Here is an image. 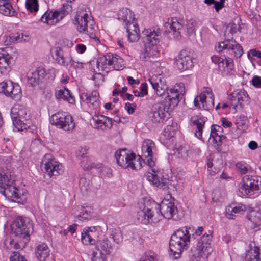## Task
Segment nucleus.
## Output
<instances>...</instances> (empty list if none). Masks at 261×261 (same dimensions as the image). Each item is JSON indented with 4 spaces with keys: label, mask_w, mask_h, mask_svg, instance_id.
<instances>
[{
    "label": "nucleus",
    "mask_w": 261,
    "mask_h": 261,
    "mask_svg": "<svg viewBox=\"0 0 261 261\" xmlns=\"http://www.w3.org/2000/svg\"><path fill=\"white\" fill-rule=\"evenodd\" d=\"M106 255L101 252L94 251L92 254L91 259L92 261H106Z\"/></svg>",
    "instance_id": "13d9d810"
},
{
    "label": "nucleus",
    "mask_w": 261,
    "mask_h": 261,
    "mask_svg": "<svg viewBox=\"0 0 261 261\" xmlns=\"http://www.w3.org/2000/svg\"><path fill=\"white\" fill-rule=\"evenodd\" d=\"M95 237V235H94V234L90 233L88 231L83 229L82 232L81 240L82 242L86 245H92L95 243L94 239Z\"/></svg>",
    "instance_id": "c03bdc74"
},
{
    "label": "nucleus",
    "mask_w": 261,
    "mask_h": 261,
    "mask_svg": "<svg viewBox=\"0 0 261 261\" xmlns=\"http://www.w3.org/2000/svg\"><path fill=\"white\" fill-rule=\"evenodd\" d=\"M190 121L192 126H196L195 135L200 139L202 137V129L205 122V118L200 116L195 115L191 117Z\"/></svg>",
    "instance_id": "c756f323"
},
{
    "label": "nucleus",
    "mask_w": 261,
    "mask_h": 261,
    "mask_svg": "<svg viewBox=\"0 0 261 261\" xmlns=\"http://www.w3.org/2000/svg\"><path fill=\"white\" fill-rule=\"evenodd\" d=\"M236 167L237 172L241 175L246 174L251 169L250 166L244 161L237 162Z\"/></svg>",
    "instance_id": "a18cd8bd"
},
{
    "label": "nucleus",
    "mask_w": 261,
    "mask_h": 261,
    "mask_svg": "<svg viewBox=\"0 0 261 261\" xmlns=\"http://www.w3.org/2000/svg\"><path fill=\"white\" fill-rule=\"evenodd\" d=\"M10 261H27L25 257L17 252H14L10 257Z\"/></svg>",
    "instance_id": "680f3d73"
},
{
    "label": "nucleus",
    "mask_w": 261,
    "mask_h": 261,
    "mask_svg": "<svg viewBox=\"0 0 261 261\" xmlns=\"http://www.w3.org/2000/svg\"><path fill=\"white\" fill-rule=\"evenodd\" d=\"M118 18L124 22L125 24H128V23L131 22L135 18L134 17L133 13L129 9L126 8H123L121 9L118 13Z\"/></svg>",
    "instance_id": "ea45409f"
},
{
    "label": "nucleus",
    "mask_w": 261,
    "mask_h": 261,
    "mask_svg": "<svg viewBox=\"0 0 261 261\" xmlns=\"http://www.w3.org/2000/svg\"><path fill=\"white\" fill-rule=\"evenodd\" d=\"M229 39H226L223 41L218 42L215 45V49L217 52H221L224 49L227 50L228 44Z\"/></svg>",
    "instance_id": "6e6d98bb"
},
{
    "label": "nucleus",
    "mask_w": 261,
    "mask_h": 261,
    "mask_svg": "<svg viewBox=\"0 0 261 261\" xmlns=\"http://www.w3.org/2000/svg\"><path fill=\"white\" fill-rule=\"evenodd\" d=\"M164 27L166 33H170V30L173 32L174 37L176 40L180 39L181 30L183 27L181 20L172 17L168 19V21L164 23Z\"/></svg>",
    "instance_id": "412c9836"
},
{
    "label": "nucleus",
    "mask_w": 261,
    "mask_h": 261,
    "mask_svg": "<svg viewBox=\"0 0 261 261\" xmlns=\"http://www.w3.org/2000/svg\"><path fill=\"white\" fill-rule=\"evenodd\" d=\"M53 125L66 131L72 130L75 127L72 117L65 112H58L51 117Z\"/></svg>",
    "instance_id": "2eb2a0df"
},
{
    "label": "nucleus",
    "mask_w": 261,
    "mask_h": 261,
    "mask_svg": "<svg viewBox=\"0 0 261 261\" xmlns=\"http://www.w3.org/2000/svg\"><path fill=\"white\" fill-rule=\"evenodd\" d=\"M131 27H133L134 28V29L133 30L134 32H127L128 40L131 42H134L138 40L140 31L137 30L136 28L134 27V25H132Z\"/></svg>",
    "instance_id": "5fc2aeb1"
},
{
    "label": "nucleus",
    "mask_w": 261,
    "mask_h": 261,
    "mask_svg": "<svg viewBox=\"0 0 261 261\" xmlns=\"http://www.w3.org/2000/svg\"><path fill=\"white\" fill-rule=\"evenodd\" d=\"M97 67V65H96ZM100 71H98V69L97 68V70L94 69L93 72L94 74L93 75V80L95 82V85H99L102 83L104 81L103 76L99 72Z\"/></svg>",
    "instance_id": "864d4df0"
},
{
    "label": "nucleus",
    "mask_w": 261,
    "mask_h": 261,
    "mask_svg": "<svg viewBox=\"0 0 261 261\" xmlns=\"http://www.w3.org/2000/svg\"><path fill=\"white\" fill-rule=\"evenodd\" d=\"M142 34L145 46L148 48L150 58L158 57L159 52L157 44L160 42L161 38L160 30L155 28L144 29Z\"/></svg>",
    "instance_id": "0eeeda50"
},
{
    "label": "nucleus",
    "mask_w": 261,
    "mask_h": 261,
    "mask_svg": "<svg viewBox=\"0 0 261 261\" xmlns=\"http://www.w3.org/2000/svg\"><path fill=\"white\" fill-rule=\"evenodd\" d=\"M11 88L9 97L16 101L19 100L22 96L21 89L20 86L17 84L12 83Z\"/></svg>",
    "instance_id": "79ce46f5"
},
{
    "label": "nucleus",
    "mask_w": 261,
    "mask_h": 261,
    "mask_svg": "<svg viewBox=\"0 0 261 261\" xmlns=\"http://www.w3.org/2000/svg\"><path fill=\"white\" fill-rule=\"evenodd\" d=\"M155 150V144L152 140L149 139L144 140L142 144V155L146 158L147 164L150 167L148 172H151L152 168H156L154 167V162L152 160L153 151Z\"/></svg>",
    "instance_id": "aec40b11"
},
{
    "label": "nucleus",
    "mask_w": 261,
    "mask_h": 261,
    "mask_svg": "<svg viewBox=\"0 0 261 261\" xmlns=\"http://www.w3.org/2000/svg\"><path fill=\"white\" fill-rule=\"evenodd\" d=\"M243 181L239 191L243 196H252L255 192L258 193L261 192V177L247 175L243 177Z\"/></svg>",
    "instance_id": "9b49d317"
},
{
    "label": "nucleus",
    "mask_w": 261,
    "mask_h": 261,
    "mask_svg": "<svg viewBox=\"0 0 261 261\" xmlns=\"http://www.w3.org/2000/svg\"><path fill=\"white\" fill-rule=\"evenodd\" d=\"M144 177L151 184L163 190L173 187L176 190H180L184 185L182 179L179 178V180H177V177H174V180L169 179L166 174L157 168H152L151 172H147Z\"/></svg>",
    "instance_id": "7ed1b4c3"
},
{
    "label": "nucleus",
    "mask_w": 261,
    "mask_h": 261,
    "mask_svg": "<svg viewBox=\"0 0 261 261\" xmlns=\"http://www.w3.org/2000/svg\"><path fill=\"white\" fill-rule=\"evenodd\" d=\"M91 124L94 128L101 130L109 129L113 126L112 119L102 115L93 117Z\"/></svg>",
    "instance_id": "b1692460"
},
{
    "label": "nucleus",
    "mask_w": 261,
    "mask_h": 261,
    "mask_svg": "<svg viewBox=\"0 0 261 261\" xmlns=\"http://www.w3.org/2000/svg\"><path fill=\"white\" fill-rule=\"evenodd\" d=\"M115 156L117 164L124 168H130L138 170L142 167L140 156L136 157L135 153L127 149H122L116 151Z\"/></svg>",
    "instance_id": "423d86ee"
},
{
    "label": "nucleus",
    "mask_w": 261,
    "mask_h": 261,
    "mask_svg": "<svg viewBox=\"0 0 261 261\" xmlns=\"http://www.w3.org/2000/svg\"><path fill=\"white\" fill-rule=\"evenodd\" d=\"M212 98V90L210 88L204 87L203 91L199 96L195 97L194 101V105L196 108L207 109V102Z\"/></svg>",
    "instance_id": "4be33fe9"
},
{
    "label": "nucleus",
    "mask_w": 261,
    "mask_h": 261,
    "mask_svg": "<svg viewBox=\"0 0 261 261\" xmlns=\"http://www.w3.org/2000/svg\"><path fill=\"white\" fill-rule=\"evenodd\" d=\"M23 105L15 104L11 110V117L14 125L19 130L26 129L30 124V115Z\"/></svg>",
    "instance_id": "6e6552de"
},
{
    "label": "nucleus",
    "mask_w": 261,
    "mask_h": 261,
    "mask_svg": "<svg viewBox=\"0 0 261 261\" xmlns=\"http://www.w3.org/2000/svg\"><path fill=\"white\" fill-rule=\"evenodd\" d=\"M80 99L92 109H97L100 107V102L99 99V93L97 91H93L90 95L85 92L82 93L80 94Z\"/></svg>",
    "instance_id": "5701e85b"
},
{
    "label": "nucleus",
    "mask_w": 261,
    "mask_h": 261,
    "mask_svg": "<svg viewBox=\"0 0 261 261\" xmlns=\"http://www.w3.org/2000/svg\"><path fill=\"white\" fill-rule=\"evenodd\" d=\"M46 74L44 68L39 67L33 72L27 73V83L31 86L37 85Z\"/></svg>",
    "instance_id": "393cba45"
},
{
    "label": "nucleus",
    "mask_w": 261,
    "mask_h": 261,
    "mask_svg": "<svg viewBox=\"0 0 261 261\" xmlns=\"http://www.w3.org/2000/svg\"><path fill=\"white\" fill-rule=\"evenodd\" d=\"M193 227H184L176 230L172 235L169 242L170 255L174 259L180 257L181 253L186 249L190 242V232Z\"/></svg>",
    "instance_id": "f03ea898"
},
{
    "label": "nucleus",
    "mask_w": 261,
    "mask_h": 261,
    "mask_svg": "<svg viewBox=\"0 0 261 261\" xmlns=\"http://www.w3.org/2000/svg\"><path fill=\"white\" fill-rule=\"evenodd\" d=\"M74 24L79 33L88 35L97 45L100 43L99 39L95 34L94 21L89 12L82 9L78 11L74 17Z\"/></svg>",
    "instance_id": "20e7f679"
},
{
    "label": "nucleus",
    "mask_w": 261,
    "mask_h": 261,
    "mask_svg": "<svg viewBox=\"0 0 261 261\" xmlns=\"http://www.w3.org/2000/svg\"><path fill=\"white\" fill-rule=\"evenodd\" d=\"M246 93L244 91H235L229 95L228 98L234 109H236L238 106L241 107L243 101L246 98Z\"/></svg>",
    "instance_id": "72a5a7b5"
},
{
    "label": "nucleus",
    "mask_w": 261,
    "mask_h": 261,
    "mask_svg": "<svg viewBox=\"0 0 261 261\" xmlns=\"http://www.w3.org/2000/svg\"><path fill=\"white\" fill-rule=\"evenodd\" d=\"M174 154L178 158L185 159L188 156V148L186 146H180L174 150Z\"/></svg>",
    "instance_id": "09e8293b"
},
{
    "label": "nucleus",
    "mask_w": 261,
    "mask_h": 261,
    "mask_svg": "<svg viewBox=\"0 0 261 261\" xmlns=\"http://www.w3.org/2000/svg\"><path fill=\"white\" fill-rule=\"evenodd\" d=\"M68 12L63 6L60 10L55 11H47L41 17V20L48 25H55L59 22L67 14Z\"/></svg>",
    "instance_id": "6ab92c4d"
},
{
    "label": "nucleus",
    "mask_w": 261,
    "mask_h": 261,
    "mask_svg": "<svg viewBox=\"0 0 261 261\" xmlns=\"http://www.w3.org/2000/svg\"><path fill=\"white\" fill-rule=\"evenodd\" d=\"M233 68L234 63L231 58L213 56V71H217L224 76L233 70Z\"/></svg>",
    "instance_id": "dca6fc26"
},
{
    "label": "nucleus",
    "mask_w": 261,
    "mask_h": 261,
    "mask_svg": "<svg viewBox=\"0 0 261 261\" xmlns=\"http://www.w3.org/2000/svg\"><path fill=\"white\" fill-rule=\"evenodd\" d=\"M55 96L57 99L67 101L69 103L73 104L75 102L73 96L71 95L69 91L65 88L57 90Z\"/></svg>",
    "instance_id": "e433bc0d"
},
{
    "label": "nucleus",
    "mask_w": 261,
    "mask_h": 261,
    "mask_svg": "<svg viewBox=\"0 0 261 261\" xmlns=\"http://www.w3.org/2000/svg\"><path fill=\"white\" fill-rule=\"evenodd\" d=\"M149 81L157 95L162 97L165 95L167 87L162 82L161 77L152 76L149 79Z\"/></svg>",
    "instance_id": "a878e982"
},
{
    "label": "nucleus",
    "mask_w": 261,
    "mask_h": 261,
    "mask_svg": "<svg viewBox=\"0 0 261 261\" xmlns=\"http://www.w3.org/2000/svg\"><path fill=\"white\" fill-rule=\"evenodd\" d=\"M96 248L97 252H101L106 255L110 254L112 250L111 242L107 239L98 241Z\"/></svg>",
    "instance_id": "c9c22d12"
},
{
    "label": "nucleus",
    "mask_w": 261,
    "mask_h": 261,
    "mask_svg": "<svg viewBox=\"0 0 261 261\" xmlns=\"http://www.w3.org/2000/svg\"><path fill=\"white\" fill-rule=\"evenodd\" d=\"M225 2V0H220L219 2L213 0L214 8L217 12H219L220 10L224 7Z\"/></svg>",
    "instance_id": "e2e57ef3"
},
{
    "label": "nucleus",
    "mask_w": 261,
    "mask_h": 261,
    "mask_svg": "<svg viewBox=\"0 0 261 261\" xmlns=\"http://www.w3.org/2000/svg\"><path fill=\"white\" fill-rule=\"evenodd\" d=\"M28 242H25V239H22L19 242H18V241L11 240L9 241L10 247L15 249H22L24 247Z\"/></svg>",
    "instance_id": "3c124183"
},
{
    "label": "nucleus",
    "mask_w": 261,
    "mask_h": 261,
    "mask_svg": "<svg viewBox=\"0 0 261 261\" xmlns=\"http://www.w3.org/2000/svg\"><path fill=\"white\" fill-rule=\"evenodd\" d=\"M223 130L222 127L213 124V144H215L214 147L218 152L222 150V141L226 138V137L222 134L219 135L217 132L221 133Z\"/></svg>",
    "instance_id": "2f4dec72"
},
{
    "label": "nucleus",
    "mask_w": 261,
    "mask_h": 261,
    "mask_svg": "<svg viewBox=\"0 0 261 261\" xmlns=\"http://www.w3.org/2000/svg\"><path fill=\"white\" fill-rule=\"evenodd\" d=\"M0 13L7 16H13L16 12L9 0H0Z\"/></svg>",
    "instance_id": "f704fd0d"
},
{
    "label": "nucleus",
    "mask_w": 261,
    "mask_h": 261,
    "mask_svg": "<svg viewBox=\"0 0 261 261\" xmlns=\"http://www.w3.org/2000/svg\"><path fill=\"white\" fill-rule=\"evenodd\" d=\"M96 65L98 71H105L108 72L110 68L120 70L124 67L123 59L119 56L111 53L99 57L97 60Z\"/></svg>",
    "instance_id": "1a4fd4ad"
},
{
    "label": "nucleus",
    "mask_w": 261,
    "mask_h": 261,
    "mask_svg": "<svg viewBox=\"0 0 261 261\" xmlns=\"http://www.w3.org/2000/svg\"><path fill=\"white\" fill-rule=\"evenodd\" d=\"M79 214L77 215L79 220L84 222L89 221L92 217L93 211L90 207L77 206Z\"/></svg>",
    "instance_id": "4c0bfd02"
},
{
    "label": "nucleus",
    "mask_w": 261,
    "mask_h": 261,
    "mask_svg": "<svg viewBox=\"0 0 261 261\" xmlns=\"http://www.w3.org/2000/svg\"><path fill=\"white\" fill-rule=\"evenodd\" d=\"M247 219L257 227L261 220V214L256 211H251L247 216Z\"/></svg>",
    "instance_id": "37998d69"
},
{
    "label": "nucleus",
    "mask_w": 261,
    "mask_h": 261,
    "mask_svg": "<svg viewBox=\"0 0 261 261\" xmlns=\"http://www.w3.org/2000/svg\"><path fill=\"white\" fill-rule=\"evenodd\" d=\"M12 83L11 82H1L0 83V93H3L7 96H9L10 91L12 88Z\"/></svg>",
    "instance_id": "8fccbe9b"
},
{
    "label": "nucleus",
    "mask_w": 261,
    "mask_h": 261,
    "mask_svg": "<svg viewBox=\"0 0 261 261\" xmlns=\"http://www.w3.org/2000/svg\"><path fill=\"white\" fill-rule=\"evenodd\" d=\"M244 261H261L259 248L254 247L246 252Z\"/></svg>",
    "instance_id": "a19ab883"
},
{
    "label": "nucleus",
    "mask_w": 261,
    "mask_h": 261,
    "mask_svg": "<svg viewBox=\"0 0 261 261\" xmlns=\"http://www.w3.org/2000/svg\"><path fill=\"white\" fill-rule=\"evenodd\" d=\"M88 148L87 147H81L76 152V155L78 158H84L87 153Z\"/></svg>",
    "instance_id": "0e129e2a"
},
{
    "label": "nucleus",
    "mask_w": 261,
    "mask_h": 261,
    "mask_svg": "<svg viewBox=\"0 0 261 261\" xmlns=\"http://www.w3.org/2000/svg\"><path fill=\"white\" fill-rule=\"evenodd\" d=\"M25 6L27 9L31 13H36L38 11V3L37 0H26Z\"/></svg>",
    "instance_id": "de8ad7c7"
},
{
    "label": "nucleus",
    "mask_w": 261,
    "mask_h": 261,
    "mask_svg": "<svg viewBox=\"0 0 261 261\" xmlns=\"http://www.w3.org/2000/svg\"><path fill=\"white\" fill-rule=\"evenodd\" d=\"M112 238L114 242L117 244H119L122 242L123 236L121 231L119 228L115 229L112 231L111 233Z\"/></svg>",
    "instance_id": "603ef678"
},
{
    "label": "nucleus",
    "mask_w": 261,
    "mask_h": 261,
    "mask_svg": "<svg viewBox=\"0 0 261 261\" xmlns=\"http://www.w3.org/2000/svg\"><path fill=\"white\" fill-rule=\"evenodd\" d=\"M246 210V206L242 203H232L227 206L226 216L229 219H234V214H243Z\"/></svg>",
    "instance_id": "cd10ccee"
},
{
    "label": "nucleus",
    "mask_w": 261,
    "mask_h": 261,
    "mask_svg": "<svg viewBox=\"0 0 261 261\" xmlns=\"http://www.w3.org/2000/svg\"><path fill=\"white\" fill-rule=\"evenodd\" d=\"M13 170L11 164L2 163L0 165V187L4 189V195L12 201L23 204L27 200L26 195L13 185H9Z\"/></svg>",
    "instance_id": "f257e3e1"
},
{
    "label": "nucleus",
    "mask_w": 261,
    "mask_h": 261,
    "mask_svg": "<svg viewBox=\"0 0 261 261\" xmlns=\"http://www.w3.org/2000/svg\"><path fill=\"white\" fill-rule=\"evenodd\" d=\"M187 34L188 36L192 35L195 33L196 28L197 27L196 21L193 18H190L186 20L185 25Z\"/></svg>",
    "instance_id": "49530a36"
},
{
    "label": "nucleus",
    "mask_w": 261,
    "mask_h": 261,
    "mask_svg": "<svg viewBox=\"0 0 261 261\" xmlns=\"http://www.w3.org/2000/svg\"><path fill=\"white\" fill-rule=\"evenodd\" d=\"M137 219L144 224L159 222L162 219V215L159 212V204L154 201L145 200L140 207Z\"/></svg>",
    "instance_id": "39448f33"
},
{
    "label": "nucleus",
    "mask_w": 261,
    "mask_h": 261,
    "mask_svg": "<svg viewBox=\"0 0 261 261\" xmlns=\"http://www.w3.org/2000/svg\"><path fill=\"white\" fill-rule=\"evenodd\" d=\"M55 56V59L58 64L68 68L69 64L72 61V57L70 54L65 56L63 50L60 47H57Z\"/></svg>",
    "instance_id": "473e14b6"
},
{
    "label": "nucleus",
    "mask_w": 261,
    "mask_h": 261,
    "mask_svg": "<svg viewBox=\"0 0 261 261\" xmlns=\"http://www.w3.org/2000/svg\"><path fill=\"white\" fill-rule=\"evenodd\" d=\"M196 62L194 52L191 49H182L175 58V64L180 71H185L192 68Z\"/></svg>",
    "instance_id": "f8f14e48"
},
{
    "label": "nucleus",
    "mask_w": 261,
    "mask_h": 261,
    "mask_svg": "<svg viewBox=\"0 0 261 261\" xmlns=\"http://www.w3.org/2000/svg\"><path fill=\"white\" fill-rule=\"evenodd\" d=\"M159 212L162 215V218L172 219L178 220L180 217L177 213V207L175 206L173 200L164 199L161 203L159 204Z\"/></svg>",
    "instance_id": "f3484780"
},
{
    "label": "nucleus",
    "mask_w": 261,
    "mask_h": 261,
    "mask_svg": "<svg viewBox=\"0 0 261 261\" xmlns=\"http://www.w3.org/2000/svg\"><path fill=\"white\" fill-rule=\"evenodd\" d=\"M212 241V234H208L204 233L198 240V247L199 250L205 253L207 255H210L212 252V247L211 243Z\"/></svg>",
    "instance_id": "bb28decb"
},
{
    "label": "nucleus",
    "mask_w": 261,
    "mask_h": 261,
    "mask_svg": "<svg viewBox=\"0 0 261 261\" xmlns=\"http://www.w3.org/2000/svg\"><path fill=\"white\" fill-rule=\"evenodd\" d=\"M84 63L81 62L75 61L72 58V61L70 62L68 68L69 69L73 68L74 69H81L83 68Z\"/></svg>",
    "instance_id": "052dcab7"
},
{
    "label": "nucleus",
    "mask_w": 261,
    "mask_h": 261,
    "mask_svg": "<svg viewBox=\"0 0 261 261\" xmlns=\"http://www.w3.org/2000/svg\"><path fill=\"white\" fill-rule=\"evenodd\" d=\"M12 231L20 239H25V242L30 240V234L33 230V225L28 218L18 217L11 225Z\"/></svg>",
    "instance_id": "9d476101"
},
{
    "label": "nucleus",
    "mask_w": 261,
    "mask_h": 261,
    "mask_svg": "<svg viewBox=\"0 0 261 261\" xmlns=\"http://www.w3.org/2000/svg\"><path fill=\"white\" fill-rule=\"evenodd\" d=\"M35 254L38 260L44 261L49 255V249L46 244L43 243L37 247Z\"/></svg>",
    "instance_id": "58836bf2"
},
{
    "label": "nucleus",
    "mask_w": 261,
    "mask_h": 261,
    "mask_svg": "<svg viewBox=\"0 0 261 261\" xmlns=\"http://www.w3.org/2000/svg\"><path fill=\"white\" fill-rule=\"evenodd\" d=\"M203 231V228L202 226H198L197 229H194L193 228V231L190 232L192 238L196 239L197 237L200 236Z\"/></svg>",
    "instance_id": "69168bd1"
},
{
    "label": "nucleus",
    "mask_w": 261,
    "mask_h": 261,
    "mask_svg": "<svg viewBox=\"0 0 261 261\" xmlns=\"http://www.w3.org/2000/svg\"><path fill=\"white\" fill-rule=\"evenodd\" d=\"M13 35L14 36L13 37L14 44L28 41L29 37L27 36H24L22 34L16 33H13Z\"/></svg>",
    "instance_id": "4d7b16f0"
},
{
    "label": "nucleus",
    "mask_w": 261,
    "mask_h": 261,
    "mask_svg": "<svg viewBox=\"0 0 261 261\" xmlns=\"http://www.w3.org/2000/svg\"><path fill=\"white\" fill-rule=\"evenodd\" d=\"M247 56L249 59H250L251 56L256 57L258 58L261 59V52L255 49H252L248 52Z\"/></svg>",
    "instance_id": "338daca9"
},
{
    "label": "nucleus",
    "mask_w": 261,
    "mask_h": 261,
    "mask_svg": "<svg viewBox=\"0 0 261 261\" xmlns=\"http://www.w3.org/2000/svg\"><path fill=\"white\" fill-rule=\"evenodd\" d=\"M42 167L44 170V172L49 177L58 176L61 174L64 171L62 165L49 155H46L44 156L42 161Z\"/></svg>",
    "instance_id": "a211bd4d"
},
{
    "label": "nucleus",
    "mask_w": 261,
    "mask_h": 261,
    "mask_svg": "<svg viewBox=\"0 0 261 261\" xmlns=\"http://www.w3.org/2000/svg\"><path fill=\"white\" fill-rule=\"evenodd\" d=\"M11 56L7 51L4 49H0V73L2 74H6L9 70V66Z\"/></svg>",
    "instance_id": "c85d7f7f"
},
{
    "label": "nucleus",
    "mask_w": 261,
    "mask_h": 261,
    "mask_svg": "<svg viewBox=\"0 0 261 261\" xmlns=\"http://www.w3.org/2000/svg\"><path fill=\"white\" fill-rule=\"evenodd\" d=\"M172 110L161 100L159 102L153 105L149 114L150 119L154 123L163 122L169 112Z\"/></svg>",
    "instance_id": "4468645a"
},
{
    "label": "nucleus",
    "mask_w": 261,
    "mask_h": 261,
    "mask_svg": "<svg viewBox=\"0 0 261 261\" xmlns=\"http://www.w3.org/2000/svg\"><path fill=\"white\" fill-rule=\"evenodd\" d=\"M167 95L163 100H161L169 107L173 110L177 106L181 99V96L185 93V87L183 83L175 85L173 88L167 90Z\"/></svg>",
    "instance_id": "ddd939ff"
},
{
    "label": "nucleus",
    "mask_w": 261,
    "mask_h": 261,
    "mask_svg": "<svg viewBox=\"0 0 261 261\" xmlns=\"http://www.w3.org/2000/svg\"><path fill=\"white\" fill-rule=\"evenodd\" d=\"M252 85L259 88L261 87V77L258 76H254L251 80Z\"/></svg>",
    "instance_id": "774afa93"
},
{
    "label": "nucleus",
    "mask_w": 261,
    "mask_h": 261,
    "mask_svg": "<svg viewBox=\"0 0 261 261\" xmlns=\"http://www.w3.org/2000/svg\"><path fill=\"white\" fill-rule=\"evenodd\" d=\"M171 126H168L165 129L164 131L162 134L163 136H164V139H171L174 135V132L173 130H171Z\"/></svg>",
    "instance_id": "bf43d9fd"
},
{
    "label": "nucleus",
    "mask_w": 261,
    "mask_h": 261,
    "mask_svg": "<svg viewBox=\"0 0 261 261\" xmlns=\"http://www.w3.org/2000/svg\"><path fill=\"white\" fill-rule=\"evenodd\" d=\"M228 42L227 50L231 57L240 58L243 54V49L241 45L233 39H229Z\"/></svg>",
    "instance_id": "7c9ffc66"
}]
</instances>
